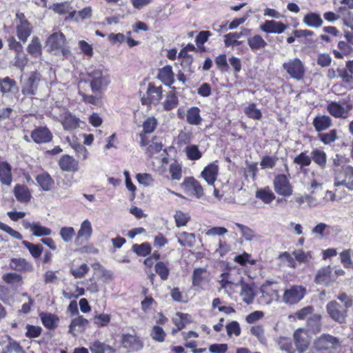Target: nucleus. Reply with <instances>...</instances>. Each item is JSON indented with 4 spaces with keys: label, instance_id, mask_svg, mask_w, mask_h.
<instances>
[{
    "label": "nucleus",
    "instance_id": "obj_1",
    "mask_svg": "<svg viewBox=\"0 0 353 353\" xmlns=\"http://www.w3.org/2000/svg\"><path fill=\"white\" fill-rule=\"evenodd\" d=\"M90 83V86L94 93H101L110 83V75L102 69L95 68L88 72V80L83 83ZM83 81L79 83V87Z\"/></svg>",
    "mask_w": 353,
    "mask_h": 353
},
{
    "label": "nucleus",
    "instance_id": "obj_2",
    "mask_svg": "<svg viewBox=\"0 0 353 353\" xmlns=\"http://www.w3.org/2000/svg\"><path fill=\"white\" fill-rule=\"evenodd\" d=\"M65 44L66 39L60 32L50 34L46 41V46L48 51L53 52L54 54L61 51L63 57H68L70 55V50Z\"/></svg>",
    "mask_w": 353,
    "mask_h": 353
},
{
    "label": "nucleus",
    "instance_id": "obj_3",
    "mask_svg": "<svg viewBox=\"0 0 353 353\" xmlns=\"http://www.w3.org/2000/svg\"><path fill=\"white\" fill-rule=\"evenodd\" d=\"M41 76L37 72L25 73L21 77V92L26 96L34 95L39 88Z\"/></svg>",
    "mask_w": 353,
    "mask_h": 353
},
{
    "label": "nucleus",
    "instance_id": "obj_4",
    "mask_svg": "<svg viewBox=\"0 0 353 353\" xmlns=\"http://www.w3.org/2000/svg\"><path fill=\"white\" fill-rule=\"evenodd\" d=\"M283 68L291 78L300 81L305 76V69L303 63L299 58L289 59L283 63Z\"/></svg>",
    "mask_w": 353,
    "mask_h": 353
},
{
    "label": "nucleus",
    "instance_id": "obj_5",
    "mask_svg": "<svg viewBox=\"0 0 353 353\" xmlns=\"http://www.w3.org/2000/svg\"><path fill=\"white\" fill-rule=\"evenodd\" d=\"M15 24L18 39L24 43L26 42L32 32V26L23 13L17 12L16 14Z\"/></svg>",
    "mask_w": 353,
    "mask_h": 353
},
{
    "label": "nucleus",
    "instance_id": "obj_6",
    "mask_svg": "<svg viewBox=\"0 0 353 353\" xmlns=\"http://www.w3.org/2000/svg\"><path fill=\"white\" fill-rule=\"evenodd\" d=\"M140 146L145 148V152L149 157H152L159 154L162 150V143L159 139L154 137L151 141H149L147 136L143 133L139 134Z\"/></svg>",
    "mask_w": 353,
    "mask_h": 353
},
{
    "label": "nucleus",
    "instance_id": "obj_7",
    "mask_svg": "<svg viewBox=\"0 0 353 353\" xmlns=\"http://www.w3.org/2000/svg\"><path fill=\"white\" fill-rule=\"evenodd\" d=\"M326 311L329 316L335 322L344 323L347 316V310L336 301H332L326 305Z\"/></svg>",
    "mask_w": 353,
    "mask_h": 353
},
{
    "label": "nucleus",
    "instance_id": "obj_8",
    "mask_svg": "<svg viewBox=\"0 0 353 353\" xmlns=\"http://www.w3.org/2000/svg\"><path fill=\"white\" fill-rule=\"evenodd\" d=\"M274 191L281 196L289 197L292 195L293 188L285 174H279L273 181Z\"/></svg>",
    "mask_w": 353,
    "mask_h": 353
},
{
    "label": "nucleus",
    "instance_id": "obj_9",
    "mask_svg": "<svg viewBox=\"0 0 353 353\" xmlns=\"http://www.w3.org/2000/svg\"><path fill=\"white\" fill-rule=\"evenodd\" d=\"M339 344V341L337 338L325 334L316 339L314 342V347L318 351H332L336 350Z\"/></svg>",
    "mask_w": 353,
    "mask_h": 353
},
{
    "label": "nucleus",
    "instance_id": "obj_10",
    "mask_svg": "<svg viewBox=\"0 0 353 353\" xmlns=\"http://www.w3.org/2000/svg\"><path fill=\"white\" fill-rule=\"evenodd\" d=\"M305 289L301 285H294L285 290L283 301L287 304H296L305 296Z\"/></svg>",
    "mask_w": 353,
    "mask_h": 353
},
{
    "label": "nucleus",
    "instance_id": "obj_11",
    "mask_svg": "<svg viewBox=\"0 0 353 353\" xmlns=\"http://www.w3.org/2000/svg\"><path fill=\"white\" fill-rule=\"evenodd\" d=\"M344 176L336 174L335 176L334 187L344 185L348 190H353V167L347 166L343 169Z\"/></svg>",
    "mask_w": 353,
    "mask_h": 353
},
{
    "label": "nucleus",
    "instance_id": "obj_12",
    "mask_svg": "<svg viewBox=\"0 0 353 353\" xmlns=\"http://www.w3.org/2000/svg\"><path fill=\"white\" fill-rule=\"evenodd\" d=\"M162 97L161 87H156L150 83L145 94L141 99L143 104L157 103Z\"/></svg>",
    "mask_w": 353,
    "mask_h": 353
},
{
    "label": "nucleus",
    "instance_id": "obj_13",
    "mask_svg": "<svg viewBox=\"0 0 353 353\" xmlns=\"http://www.w3.org/2000/svg\"><path fill=\"white\" fill-rule=\"evenodd\" d=\"M192 285L200 289L205 290L206 285L210 283L208 273L205 268H196L192 274Z\"/></svg>",
    "mask_w": 353,
    "mask_h": 353
},
{
    "label": "nucleus",
    "instance_id": "obj_14",
    "mask_svg": "<svg viewBox=\"0 0 353 353\" xmlns=\"http://www.w3.org/2000/svg\"><path fill=\"white\" fill-rule=\"evenodd\" d=\"M294 343L299 352H305L310 345V339L303 329L299 328L294 333Z\"/></svg>",
    "mask_w": 353,
    "mask_h": 353
},
{
    "label": "nucleus",
    "instance_id": "obj_15",
    "mask_svg": "<svg viewBox=\"0 0 353 353\" xmlns=\"http://www.w3.org/2000/svg\"><path fill=\"white\" fill-rule=\"evenodd\" d=\"M351 108V105H348L347 108H345L339 102L336 101H332L327 106V110L332 117L343 119H346L347 117L348 112Z\"/></svg>",
    "mask_w": 353,
    "mask_h": 353
},
{
    "label": "nucleus",
    "instance_id": "obj_16",
    "mask_svg": "<svg viewBox=\"0 0 353 353\" xmlns=\"http://www.w3.org/2000/svg\"><path fill=\"white\" fill-rule=\"evenodd\" d=\"M31 138L37 143H45L52 140V134L48 128L38 127L32 132Z\"/></svg>",
    "mask_w": 353,
    "mask_h": 353
},
{
    "label": "nucleus",
    "instance_id": "obj_17",
    "mask_svg": "<svg viewBox=\"0 0 353 353\" xmlns=\"http://www.w3.org/2000/svg\"><path fill=\"white\" fill-rule=\"evenodd\" d=\"M122 346L129 352L138 351L143 347L141 341L136 335L123 334L121 340Z\"/></svg>",
    "mask_w": 353,
    "mask_h": 353
},
{
    "label": "nucleus",
    "instance_id": "obj_18",
    "mask_svg": "<svg viewBox=\"0 0 353 353\" xmlns=\"http://www.w3.org/2000/svg\"><path fill=\"white\" fill-rule=\"evenodd\" d=\"M182 185L183 188L195 195L197 198H200L203 195V190L198 181L193 177H188L184 179Z\"/></svg>",
    "mask_w": 353,
    "mask_h": 353
},
{
    "label": "nucleus",
    "instance_id": "obj_19",
    "mask_svg": "<svg viewBox=\"0 0 353 353\" xmlns=\"http://www.w3.org/2000/svg\"><path fill=\"white\" fill-rule=\"evenodd\" d=\"M287 28V26L280 21L268 20L260 26V30L266 33L281 34Z\"/></svg>",
    "mask_w": 353,
    "mask_h": 353
},
{
    "label": "nucleus",
    "instance_id": "obj_20",
    "mask_svg": "<svg viewBox=\"0 0 353 353\" xmlns=\"http://www.w3.org/2000/svg\"><path fill=\"white\" fill-rule=\"evenodd\" d=\"M335 281V277L332 274V269L330 266L321 268L318 270L315 282L317 284H326L328 285Z\"/></svg>",
    "mask_w": 353,
    "mask_h": 353
},
{
    "label": "nucleus",
    "instance_id": "obj_21",
    "mask_svg": "<svg viewBox=\"0 0 353 353\" xmlns=\"http://www.w3.org/2000/svg\"><path fill=\"white\" fill-rule=\"evenodd\" d=\"M92 227L90 221L88 219L84 220L80 226L79 230L77 232L76 237L77 241H88L92 234Z\"/></svg>",
    "mask_w": 353,
    "mask_h": 353
},
{
    "label": "nucleus",
    "instance_id": "obj_22",
    "mask_svg": "<svg viewBox=\"0 0 353 353\" xmlns=\"http://www.w3.org/2000/svg\"><path fill=\"white\" fill-rule=\"evenodd\" d=\"M0 181L7 186H10L12 182V167L6 161H0Z\"/></svg>",
    "mask_w": 353,
    "mask_h": 353
},
{
    "label": "nucleus",
    "instance_id": "obj_23",
    "mask_svg": "<svg viewBox=\"0 0 353 353\" xmlns=\"http://www.w3.org/2000/svg\"><path fill=\"white\" fill-rule=\"evenodd\" d=\"M88 323L89 322L83 316H78L71 321L69 326V332L73 336H75L77 333H82L88 327Z\"/></svg>",
    "mask_w": 353,
    "mask_h": 353
},
{
    "label": "nucleus",
    "instance_id": "obj_24",
    "mask_svg": "<svg viewBox=\"0 0 353 353\" xmlns=\"http://www.w3.org/2000/svg\"><path fill=\"white\" fill-rule=\"evenodd\" d=\"M59 165L62 170L66 172H75L79 168L78 161L68 154L63 155L60 159Z\"/></svg>",
    "mask_w": 353,
    "mask_h": 353
},
{
    "label": "nucleus",
    "instance_id": "obj_25",
    "mask_svg": "<svg viewBox=\"0 0 353 353\" xmlns=\"http://www.w3.org/2000/svg\"><path fill=\"white\" fill-rule=\"evenodd\" d=\"M174 76L172 67L165 65L159 70L157 77L165 85H171L174 81Z\"/></svg>",
    "mask_w": 353,
    "mask_h": 353
},
{
    "label": "nucleus",
    "instance_id": "obj_26",
    "mask_svg": "<svg viewBox=\"0 0 353 353\" xmlns=\"http://www.w3.org/2000/svg\"><path fill=\"white\" fill-rule=\"evenodd\" d=\"M219 168L215 164H210L206 166L201 172V176L209 185H213L216 179Z\"/></svg>",
    "mask_w": 353,
    "mask_h": 353
},
{
    "label": "nucleus",
    "instance_id": "obj_27",
    "mask_svg": "<svg viewBox=\"0 0 353 353\" xmlns=\"http://www.w3.org/2000/svg\"><path fill=\"white\" fill-rule=\"evenodd\" d=\"M316 132H321L328 129L332 125V119L327 115H318L312 121Z\"/></svg>",
    "mask_w": 353,
    "mask_h": 353
},
{
    "label": "nucleus",
    "instance_id": "obj_28",
    "mask_svg": "<svg viewBox=\"0 0 353 353\" xmlns=\"http://www.w3.org/2000/svg\"><path fill=\"white\" fill-rule=\"evenodd\" d=\"M303 22L308 27L319 28L322 26L323 21L319 14L310 12L304 16Z\"/></svg>",
    "mask_w": 353,
    "mask_h": 353
},
{
    "label": "nucleus",
    "instance_id": "obj_29",
    "mask_svg": "<svg viewBox=\"0 0 353 353\" xmlns=\"http://www.w3.org/2000/svg\"><path fill=\"white\" fill-rule=\"evenodd\" d=\"M311 159L322 170L325 169L327 165V154L320 149L315 148L311 152Z\"/></svg>",
    "mask_w": 353,
    "mask_h": 353
},
{
    "label": "nucleus",
    "instance_id": "obj_30",
    "mask_svg": "<svg viewBox=\"0 0 353 353\" xmlns=\"http://www.w3.org/2000/svg\"><path fill=\"white\" fill-rule=\"evenodd\" d=\"M27 52L31 57L38 58L42 54V46L38 37H33L27 47Z\"/></svg>",
    "mask_w": 353,
    "mask_h": 353
},
{
    "label": "nucleus",
    "instance_id": "obj_31",
    "mask_svg": "<svg viewBox=\"0 0 353 353\" xmlns=\"http://www.w3.org/2000/svg\"><path fill=\"white\" fill-rule=\"evenodd\" d=\"M241 296L243 301L247 304L252 303L256 295L253 285L243 283L241 284Z\"/></svg>",
    "mask_w": 353,
    "mask_h": 353
},
{
    "label": "nucleus",
    "instance_id": "obj_32",
    "mask_svg": "<svg viewBox=\"0 0 353 353\" xmlns=\"http://www.w3.org/2000/svg\"><path fill=\"white\" fill-rule=\"evenodd\" d=\"M36 181L38 183L39 185L44 191L50 190L54 184V180L47 172H43L38 174L36 177Z\"/></svg>",
    "mask_w": 353,
    "mask_h": 353
},
{
    "label": "nucleus",
    "instance_id": "obj_33",
    "mask_svg": "<svg viewBox=\"0 0 353 353\" xmlns=\"http://www.w3.org/2000/svg\"><path fill=\"white\" fill-rule=\"evenodd\" d=\"M187 122L190 125H199L201 123L202 119L200 115V109L198 107H192L186 112Z\"/></svg>",
    "mask_w": 353,
    "mask_h": 353
},
{
    "label": "nucleus",
    "instance_id": "obj_34",
    "mask_svg": "<svg viewBox=\"0 0 353 353\" xmlns=\"http://www.w3.org/2000/svg\"><path fill=\"white\" fill-rule=\"evenodd\" d=\"M256 197L266 204L271 203L276 198L274 192L269 187L257 190L256 192Z\"/></svg>",
    "mask_w": 353,
    "mask_h": 353
},
{
    "label": "nucleus",
    "instance_id": "obj_35",
    "mask_svg": "<svg viewBox=\"0 0 353 353\" xmlns=\"http://www.w3.org/2000/svg\"><path fill=\"white\" fill-rule=\"evenodd\" d=\"M177 241L181 246L192 248L194 245L196 239L193 233L185 232H180L176 234Z\"/></svg>",
    "mask_w": 353,
    "mask_h": 353
},
{
    "label": "nucleus",
    "instance_id": "obj_36",
    "mask_svg": "<svg viewBox=\"0 0 353 353\" xmlns=\"http://www.w3.org/2000/svg\"><path fill=\"white\" fill-rule=\"evenodd\" d=\"M14 194L17 199L21 202H28L31 199L29 189L23 185H17L14 188Z\"/></svg>",
    "mask_w": 353,
    "mask_h": 353
},
{
    "label": "nucleus",
    "instance_id": "obj_37",
    "mask_svg": "<svg viewBox=\"0 0 353 353\" xmlns=\"http://www.w3.org/2000/svg\"><path fill=\"white\" fill-rule=\"evenodd\" d=\"M337 199L335 192L332 190H327L322 197L318 199L315 196V207L326 206L330 202H334Z\"/></svg>",
    "mask_w": 353,
    "mask_h": 353
},
{
    "label": "nucleus",
    "instance_id": "obj_38",
    "mask_svg": "<svg viewBox=\"0 0 353 353\" xmlns=\"http://www.w3.org/2000/svg\"><path fill=\"white\" fill-rule=\"evenodd\" d=\"M80 120L70 113H65L61 123L65 130H73L79 127Z\"/></svg>",
    "mask_w": 353,
    "mask_h": 353
},
{
    "label": "nucleus",
    "instance_id": "obj_39",
    "mask_svg": "<svg viewBox=\"0 0 353 353\" xmlns=\"http://www.w3.org/2000/svg\"><path fill=\"white\" fill-rule=\"evenodd\" d=\"M248 44L252 51L264 48L267 46L266 41L259 34H256L248 39Z\"/></svg>",
    "mask_w": 353,
    "mask_h": 353
},
{
    "label": "nucleus",
    "instance_id": "obj_40",
    "mask_svg": "<svg viewBox=\"0 0 353 353\" xmlns=\"http://www.w3.org/2000/svg\"><path fill=\"white\" fill-rule=\"evenodd\" d=\"M10 267L17 271L28 270L32 268L31 265L25 259L22 258L12 259Z\"/></svg>",
    "mask_w": 353,
    "mask_h": 353
},
{
    "label": "nucleus",
    "instance_id": "obj_41",
    "mask_svg": "<svg viewBox=\"0 0 353 353\" xmlns=\"http://www.w3.org/2000/svg\"><path fill=\"white\" fill-rule=\"evenodd\" d=\"M321 315L319 314H312L307 321V326L310 330L314 334H317L321 330Z\"/></svg>",
    "mask_w": 353,
    "mask_h": 353
},
{
    "label": "nucleus",
    "instance_id": "obj_42",
    "mask_svg": "<svg viewBox=\"0 0 353 353\" xmlns=\"http://www.w3.org/2000/svg\"><path fill=\"white\" fill-rule=\"evenodd\" d=\"M40 316L43 325L48 329L54 328L59 321V318L54 314L41 313Z\"/></svg>",
    "mask_w": 353,
    "mask_h": 353
},
{
    "label": "nucleus",
    "instance_id": "obj_43",
    "mask_svg": "<svg viewBox=\"0 0 353 353\" xmlns=\"http://www.w3.org/2000/svg\"><path fill=\"white\" fill-rule=\"evenodd\" d=\"M292 254L300 263H307L312 259V252L310 251L305 252L302 249H298L292 252Z\"/></svg>",
    "mask_w": 353,
    "mask_h": 353
},
{
    "label": "nucleus",
    "instance_id": "obj_44",
    "mask_svg": "<svg viewBox=\"0 0 353 353\" xmlns=\"http://www.w3.org/2000/svg\"><path fill=\"white\" fill-rule=\"evenodd\" d=\"M53 10L55 12L59 14L69 13L71 18L75 17L77 12L72 9L70 3L64 2L61 3L54 4Z\"/></svg>",
    "mask_w": 353,
    "mask_h": 353
},
{
    "label": "nucleus",
    "instance_id": "obj_45",
    "mask_svg": "<svg viewBox=\"0 0 353 353\" xmlns=\"http://www.w3.org/2000/svg\"><path fill=\"white\" fill-rule=\"evenodd\" d=\"M250 333L254 336L260 343L267 345V339L265 335V330L263 325H256L250 328Z\"/></svg>",
    "mask_w": 353,
    "mask_h": 353
},
{
    "label": "nucleus",
    "instance_id": "obj_46",
    "mask_svg": "<svg viewBox=\"0 0 353 353\" xmlns=\"http://www.w3.org/2000/svg\"><path fill=\"white\" fill-rule=\"evenodd\" d=\"M22 244L29 250L32 256L34 259L40 257L43 248L40 244H34L27 241H23Z\"/></svg>",
    "mask_w": 353,
    "mask_h": 353
},
{
    "label": "nucleus",
    "instance_id": "obj_47",
    "mask_svg": "<svg viewBox=\"0 0 353 353\" xmlns=\"http://www.w3.org/2000/svg\"><path fill=\"white\" fill-rule=\"evenodd\" d=\"M92 353H111L113 352L112 348L100 341H94L90 346Z\"/></svg>",
    "mask_w": 353,
    "mask_h": 353
},
{
    "label": "nucleus",
    "instance_id": "obj_48",
    "mask_svg": "<svg viewBox=\"0 0 353 353\" xmlns=\"http://www.w3.org/2000/svg\"><path fill=\"white\" fill-rule=\"evenodd\" d=\"M179 103L178 97L174 92H170L163 105L165 110L169 111L174 108Z\"/></svg>",
    "mask_w": 353,
    "mask_h": 353
},
{
    "label": "nucleus",
    "instance_id": "obj_49",
    "mask_svg": "<svg viewBox=\"0 0 353 353\" xmlns=\"http://www.w3.org/2000/svg\"><path fill=\"white\" fill-rule=\"evenodd\" d=\"M15 86L16 82L9 77L0 79V91L2 94L11 92Z\"/></svg>",
    "mask_w": 353,
    "mask_h": 353
},
{
    "label": "nucleus",
    "instance_id": "obj_50",
    "mask_svg": "<svg viewBox=\"0 0 353 353\" xmlns=\"http://www.w3.org/2000/svg\"><path fill=\"white\" fill-rule=\"evenodd\" d=\"M295 201L299 205L307 203L309 207H315V192L311 191L310 194L299 196L295 198Z\"/></svg>",
    "mask_w": 353,
    "mask_h": 353
},
{
    "label": "nucleus",
    "instance_id": "obj_51",
    "mask_svg": "<svg viewBox=\"0 0 353 353\" xmlns=\"http://www.w3.org/2000/svg\"><path fill=\"white\" fill-rule=\"evenodd\" d=\"M3 280L10 285L20 286L23 283L22 277L17 273H8L3 276Z\"/></svg>",
    "mask_w": 353,
    "mask_h": 353
},
{
    "label": "nucleus",
    "instance_id": "obj_52",
    "mask_svg": "<svg viewBox=\"0 0 353 353\" xmlns=\"http://www.w3.org/2000/svg\"><path fill=\"white\" fill-rule=\"evenodd\" d=\"M33 226L32 234L36 236H50L52 234V230L42 225L40 222H34Z\"/></svg>",
    "mask_w": 353,
    "mask_h": 353
},
{
    "label": "nucleus",
    "instance_id": "obj_53",
    "mask_svg": "<svg viewBox=\"0 0 353 353\" xmlns=\"http://www.w3.org/2000/svg\"><path fill=\"white\" fill-rule=\"evenodd\" d=\"M239 35L237 32H230L224 35V43L226 47H234V46H239L242 41H239Z\"/></svg>",
    "mask_w": 353,
    "mask_h": 353
},
{
    "label": "nucleus",
    "instance_id": "obj_54",
    "mask_svg": "<svg viewBox=\"0 0 353 353\" xmlns=\"http://www.w3.org/2000/svg\"><path fill=\"white\" fill-rule=\"evenodd\" d=\"M318 137L325 145H329L337 139V131L332 130L327 133L319 134Z\"/></svg>",
    "mask_w": 353,
    "mask_h": 353
},
{
    "label": "nucleus",
    "instance_id": "obj_55",
    "mask_svg": "<svg viewBox=\"0 0 353 353\" xmlns=\"http://www.w3.org/2000/svg\"><path fill=\"white\" fill-rule=\"evenodd\" d=\"M150 336L153 340L161 343L164 341L166 334L161 327L154 325L152 328Z\"/></svg>",
    "mask_w": 353,
    "mask_h": 353
},
{
    "label": "nucleus",
    "instance_id": "obj_56",
    "mask_svg": "<svg viewBox=\"0 0 353 353\" xmlns=\"http://www.w3.org/2000/svg\"><path fill=\"white\" fill-rule=\"evenodd\" d=\"M294 163L301 168L307 167L311 164L312 159L310 156L307 154L306 152H303L294 159Z\"/></svg>",
    "mask_w": 353,
    "mask_h": 353
},
{
    "label": "nucleus",
    "instance_id": "obj_57",
    "mask_svg": "<svg viewBox=\"0 0 353 353\" xmlns=\"http://www.w3.org/2000/svg\"><path fill=\"white\" fill-rule=\"evenodd\" d=\"M132 250L139 256H145L150 253L151 246L148 243L134 244L132 246Z\"/></svg>",
    "mask_w": 353,
    "mask_h": 353
},
{
    "label": "nucleus",
    "instance_id": "obj_58",
    "mask_svg": "<svg viewBox=\"0 0 353 353\" xmlns=\"http://www.w3.org/2000/svg\"><path fill=\"white\" fill-rule=\"evenodd\" d=\"M59 234L64 242L69 243L74 236L75 231L72 227H63L61 228Z\"/></svg>",
    "mask_w": 353,
    "mask_h": 353
},
{
    "label": "nucleus",
    "instance_id": "obj_59",
    "mask_svg": "<svg viewBox=\"0 0 353 353\" xmlns=\"http://www.w3.org/2000/svg\"><path fill=\"white\" fill-rule=\"evenodd\" d=\"M236 225L239 228L242 236L246 241H251L256 237L255 232L249 227L239 223H236Z\"/></svg>",
    "mask_w": 353,
    "mask_h": 353
},
{
    "label": "nucleus",
    "instance_id": "obj_60",
    "mask_svg": "<svg viewBox=\"0 0 353 353\" xmlns=\"http://www.w3.org/2000/svg\"><path fill=\"white\" fill-rule=\"evenodd\" d=\"M157 125V119L153 117H148L143 123V134L152 133L154 132Z\"/></svg>",
    "mask_w": 353,
    "mask_h": 353
},
{
    "label": "nucleus",
    "instance_id": "obj_61",
    "mask_svg": "<svg viewBox=\"0 0 353 353\" xmlns=\"http://www.w3.org/2000/svg\"><path fill=\"white\" fill-rule=\"evenodd\" d=\"M169 172L172 180L179 181L182 177L181 166L176 162L170 164Z\"/></svg>",
    "mask_w": 353,
    "mask_h": 353
},
{
    "label": "nucleus",
    "instance_id": "obj_62",
    "mask_svg": "<svg viewBox=\"0 0 353 353\" xmlns=\"http://www.w3.org/2000/svg\"><path fill=\"white\" fill-rule=\"evenodd\" d=\"M245 113L248 117L253 119L258 120L260 119L262 117L261 111L256 108L254 103H251L247 108H245Z\"/></svg>",
    "mask_w": 353,
    "mask_h": 353
},
{
    "label": "nucleus",
    "instance_id": "obj_63",
    "mask_svg": "<svg viewBox=\"0 0 353 353\" xmlns=\"http://www.w3.org/2000/svg\"><path fill=\"white\" fill-rule=\"evenodd\" d=\"M187 157L190 160H197L199 159L202 154L199 151L198 147L196 145H191L186 148L185 150Z\"/></svg>",
    "mask_w": 353,
    "mask_h": 353
},
{
    "label": "nucleus",
    "instance_id": "obj_64",
    "mask_svg": "<svg viewBox=\"0 0 353 353\" xmlns=\"http://www.w3.org/2000/svg\"><path fill=\"white\" fill-rule=\"evenodd\" d=\"M156 272L159 275L162 280H167L169 276L170 270L165 264L163 262H158L155 265Z\"/></svg>",
    "mask_w": 353,
    "mask_h": 353
}]
</instances>
